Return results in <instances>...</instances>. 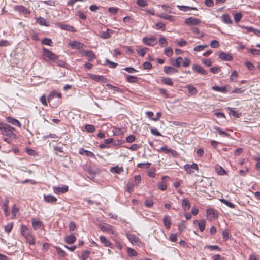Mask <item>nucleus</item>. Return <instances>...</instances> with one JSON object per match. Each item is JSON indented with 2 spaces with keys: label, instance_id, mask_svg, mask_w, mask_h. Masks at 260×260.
Segmentation results:
<instances>
[{
  "label": "nucleus",
  "instance_id": "obj_2",
  "mask_svg": "<svg viewBox=\"0 0 260 260\" xmlns=\"http://www.w3.org/2000/svg\"><path fill=\"white\" fill-rule=\"evenodd\" d=\"M201 23V20L193 18L192 17H190L185 19L184 21V23L187 25L191 26V25H198L200 24Z\"/></svg>",
  "mask_w": 260,
  "mask_h": 260
},
{
  "label": "nucleus",
  "instance_id": "obj_48",
  "mask_svg": "<svg viewBox=\"0 0 260 260\" xmlns=\"http://www.w3.org/2000/svg\"><path fill=\"white\" fill-rule=\"evenodd\" d=\"M156 28L165 31L166 30V25L161 22H158L156 24Z\"/></svg>",
  "mask_w": 260,
  "mask_h": 260
},
{
  "label": "nucleus",
  "instance_id": "obj_30",
  "mask_svg": "<svg viewBox=\"0 0 260 260\" xmlns=\"http://www.w3.org/2000/svg\"><path fill=\"white\" fill-rule=\"evenodd\" d=\"M17 10L20 13H22L25 15H27L30 13V11L23 6H18L17 7Z\"/></svg>",
  "mask_w": 260,
  "mask_h": 260
},
{
  "label": "nucleus",
  "instance_id": "obj_8",
  "mask_svg": "<svg viewBox=\"0 0 260 260\" xmlns=\"http://www.w3.org/2000/svg\"><path fill=\"white\" fill-rule=\"evenodd\" d=\"M57 26L58 27H59L60 29H61L62 30H68V31H70L71 32H76V29L73 26L69 25L59 23L57 24Z\"/></svg>",
  "mask_w": 260,
  "mask_h": 260
},
{
  "label": "nucleus",
  "instance_id": "obj_27",
  "mask_svg": "<svg viewBox=\"0 0 260 260\" xmlns=\"http://www.w3.org/2000/svg\"><path fill=\"white\" fill-rule=\"evenodd\" d=\"M79 154L81 155L85 154L86 156H90L91 157H93L94 156V154L93 153L88 150H85L83 148L80 149Z\"/></svg>",
  "mask_w": 260,
  "mask_h": 260
},
{
  "label": "nucleus",
  "instance_id": "obj_28",
  "mask_svg": "<svg viewBox=\"0 0 260 260\" xmlns=\"http://www.w3.org/2000/svg\"><path fill=\"white\" fill-rule=\"evenodd\" d=\"M177 7L181 11H183L184 12L189 11V10H197V9L196 7H189L185 6H180L178 5Z\"/></svg>",
  "mask_w": 260,
  "mask_h": 260
},
{
  "label": "nucleus",
  "instance_id": "obj_7",
  "mask_svg": "<svg viewBox=\"0 0 260 260\" xmlns=\"http://www.w3.org/2000/svg\"><path fill=\"white\" fill-rule=\"evenodd\" d=\"M43 198L44 201L47 203L54 204L57 201V199L55 197L50 194H44Z\"/></svg>",
  "mask_w": 260,
  "mask_h": 260
},
{
  "label": "nucleus",
  "instance_id": "obj_32",
  "mask_svg": "<svg viewBox=\"0 0 260 260\" xmlns=\"http://www.w3.org/2000/svg\"><path fill=\"white\" fill-rule=\"evenodd\" d=\"M32 225L35 230H38L41 227L42 225V222L41 221L37 220L35 218H32Z\"/></svg>",
  "mask_w": 260,
  "mask_h": 260
},
{
  "label": "nucleus",
  "instance_id": "obj_58",
  "mask_svg": "<svg viewBox=\"0 0 260 260\" xmlns=\"http://www.w3.org/2000/svg\"><path fill=\"white\" fill-rule=\"evenodd\" d=\"M245 28L246 29L247 32H254L255 34H260V30L255 29L252 27H245Z\"/></svg>",
  "mask_w": 260,
  "mask_h": 260
},
{
  "label": "nucleus",
  "instance_id": "obj_41",
  "mask_svg": "<svg viewBox=\"0 0 260 260\" xmlns=\"http://www.w3.org/2000/svg\"><path fill=\"white\" fill-rule=\"evenodd\" d=\"M220 201L221 203H223L224 204L226 205L227 206L231 208H235V205L232 203V202H229V201L224 199H220Z\"/></svg>",
  "mask_w": 260,
  "mask_h": 260
},
{
  "label": "nucleus",
  "instance_id": "obj_46",
  "mask_svg": "<svg viewBox=\"0 0 260 260\" xmlns=\"http://www.w3.org/2000/svg\"><path fill=\"white\" fill-rule=\"evenodd\" d=\"M85 129L88 132L92 133L95 131V128L93 125L86 124L85 125Z\"/></svg>",
  "mask_w": 260,
  "mask_h": 260
},
{
  "label": "nucleus",
  "instance_id": "obj_31",
  "mask_svg": "<svg viewBox=\"0 0 260 260\" xmlns=\"http://www.w3.org/2000/svg\"><path fill=\"white\" fill-rule=\"evenodd\" d=\"M113 140L114 139L113 138H108L105 139L104 141V143L100 145V147L102 149L108 147L107 145L113 142Z\"/></svg>",
  "mask_w": 260,
  "mask_h": 260
},
{
  "label": "nucleus",
  "instance_id": "obj_5",
  "mask_svg": "<svg viewBox=\"0 0 260 260\" xmlns=\"http://www.w3.org/2000/svg\"><path fill=\"white\" fill-rule=\"evenodd\" d=\"M43 56L48 57L50 60L55 61L57 59V56L54 53L49 50L48 49H43Z\"/></svg>",
  "mask_w": 260,
  "mask_h": 260
},
{
  "label": "nucleus",
  "instance_id": "obj_60",
  "mask_svg": "<svg viewBox=\"0 0 260 260\" xmlns=\"http://www.w3.org/2000/svg\"><path fill=\"white\" fill-rule=\"evenodd\" d=\"M52 41L49 38H45L42 41V43L44 45H47L49 46H51L52 44Z\"/></svg>",
  "mask_w": 260,
  "mask_h": 260
},
{
  "label": "nucleus",
  "instance_id": "obj_51",
  "mask_svg": "<svg viewBox=\"0 0 260 260\" xmlns=\"http://www.w3.org/2000/svg\"><path fill=\"white\" fill-rule=\"evenodd\" d=\"M127 252L128 255V256L132 257V256H135L137 255V252L133 249L131 248H128L127 249Z\"/></svg>",
  "mask_w": 260,
  "mask_h": 260
},
{
  "label": "nucleus",
  "instance_id": "obj_39",
  "mask_svg": "<svg viewBox=\"0 0 260 260\" xmlns=\"http://www.w3.org/2000/svg\"><path fill=\"white\" fill-rule=\"evenodd\" d=\"M183 60L181 57L179 56L176 58V59L174 61V63H172V65L173 67L176 68H179L181 66V62Z\"/></svg>",
  "mask_w": 260,
  "mask_h": 260
},
{
  "label": "nucleus",
  "instance_id": "obj_21",
  "mask_svg": "<svg viewBox=\"0 0 260 260\" xmlns=\"http://www.w3.org/2000/svg\"><path fill=\"white\" fill-rule=\"evenodd\" d=\"M100 240L102 243L104 244L105 246L112 247V244L104 236H101L100 237Z\"/></svg>",
  "mask_w": 260,
  "mask_h": 260
},
{
  "label": "nucleus",
  "instance_id": "obj_37",
  "mask_svg": "<svg viewBox=\"0 0 260 260\" xmlns=\"http://www.w3.org/2000/svg\"><path fill=\"white\" fill-rule=\"evenodd\" d=\"M161 82L163 84L167 85H169V86L173 85V82L172 79L170 78L164 77L161 79Z\"/></svg>",
  "mask_w": 260,
  "mask_h": 260
},
{
  "label": "nucleus",
  "instance_id": "obj_18",
  "mask_svg": "<svg viewBox=\"0 0 260 260\" xmlns=\"http://www.w3.org/2000/svg\"><path fill=\"white\" fill-rule=\"evenodd\" d=\"M91 78L97 82H105L107 79L102 75H91Z\"/></svg>",
  "mask_w": 260,
  "mask_h": 260
},
{
  "label": "nucleus",
  "instance_id": "obj_47",
  "mask_svg": "<svg viewBox=\"0 0 260 260\" xmlns=\"http://www.w3.org/2000/svg\"><path fill=\"white\" fill-rule=\"evenodd\" d=\"M214 128L216 130L219 135H222V136H224L225 137H228L229 136H230V135L227 133L226 132L222 131L221 128L219 127H217V126H215L214 127Z\"/></svg>",
  "mask_w": 260,
  "mask_h": 260
},
{
  "label": "nucleus",
  "instance_id": "obj_61",
  "mask_svg": "<svg viewBox=\"0 0 260 260\" xmlns=\"http://www.w3.org/2000/svg\"><path fill=\"white\" fill-rule=\"evenodd\" d=\"M216 171L217 173L220 175H223L226 173L225 170L221 167H219L218 168H216Z\"/></svg>",
  "mask_w": 260,
  "mask_h": 260
},
{
  "label": "nucleus",
  "instance_id": "obj_25",
  "mask_svg": "<svg viewBox=\"0 0 260 260\" xmlns=\"http://www.w3.org/2000/svg\"><path fill=\"white\" fill-rule=\"evenodd\" d=\"M76 238L73 234L66 236L65 238L66 242L70 244L74 243L76 241Z\"/></svg>",
  "mask_w": 260,
  "mask_h": 260
},
{
  "label": "nucleus",
  "instance_id": "obj_16",
  "mask_svg": "<svg viewBox=\"0 0 260 260\" xmlns=\"http://www.w3.org/2000/svg\"><path fill=\"white\" fill-rule=\"evenodd\" d=\"M69 45L71 46L72 48L75 49H81L84 46V44L81 42L73 41L69 43Z\"/></svg>",
  "mask_w": 260,
  "mask_h": 260
},
{
  "label": "nucleus",
  "instance_id": "obj_33",
  "mask_svg": "<svg viewBox=\"0 0 260 260\" xmlns=\"http://www.w3.org/2000/svg\"><path fill=\"white\" fill-rule=\"evenodd\" d=\"M227 109L229 110V114L230 115H233L234 117L236 118H239L241 116V114L240 113H238L232 108L228 107Z\"/></svg>",
  "mask_w": 260,
  "mask_h": 260
},
{
  "label": "nucleus",
  "instance_id": "obj_6",
  "mask_svg": "<svg viewBox=\"0 0 260 260\" xmlns=\"http://www.w3.org/2000/svg\"><path fill=\"white\" fill-rule=\"evenodd\" d=\"M53 192L57 194H62L68 191V186L63 185L62 187H54L53 188Z\"/></svg>",
  "mask_w": 260,
  "mask_h": 260
},
{
  "label": "nucleus",
  "instance_id": "obj_42",
  "mask_svg": "<svg viewBox=\"0 0 260 260\" xmlns=\"http://www.w3.org/2000/svg\"><path fill=\"white\" fill-rule=\"evenodd\" d=\"M126 81L129 83H136L138 81V78L132 75H127Z\"/></svg>",
  "mask_w": 260,
  "mask_h": 260
},
{
  "label": "nucleus",
  "instance_id": "obj_15",
  "mask_svg": "<svg viewBox=\"0 0 260 260\" xmlns=\"http://www.w3.org/2000/svg\"><path fill=\"white\" fill-rule=\"evenodd\" d=\"M193 69L195 70L196 72L202 74V75H207V72L203 68V67L198 65L194 64L193 66Z\"/></svg>",
  "mask_w": 260,
  "mask_h": 260
},
{
  "label": "nucleus",
  "instance_id": "obj_20",
  "mask_svg": "<svg viewBox=\"0 0 260 260\" xmlns=\"http://www.w3.org/2000/svg\"><path fill=\"white\" fill-rule=\"evenodd\" d=\"M207 218L210 220L215 218V214L214 210L212 209H208L206 211Z\"/></svg>",
  "mask_w": 260,
  "mask_h": 260
},
{
  "label": "nucleus",
  "instance_id": "obj_24",
  "mask_svg": "<svg viewBox=\"0 0 260 260\" xmlns=\"http://www.w3.org/2000/svg\"><path fill=\"white\" fill-rule=\"evenodd\" d=\"M182 206L185 210H188L190 208V203L188 199L184 198L182 200Z\"/></svg>",
  "mask_w": 260,
  "mask_h": 260
},
{
  "label": "nucleus",
  "instance_id": "obj_57",
  "mask_svg": "<svg viewBox=\"0 0 260 260\" xmlns=\"http://www.w3.org/2000/svg\"><path fill=\"white\" fill-rule=\"evenodd\" d=\"M136 3L138 5L141 7H145L147 6V0H137Z\"/></svg>",
  "mask_w": 260,
  "mask_h": 260
},
{
  "label": "nucleus",
  "instance_id": "obj_40",
  "mask_svg": "<svg viewBox=\"0 0 260 260\" xmlns=\"http://www.w3.org/2000/svg\"><path fill=\"white\" fill-rule=\"evenodd\" d=\"M198 222V224L199 228L200 229V230L201 232H203L205 230V225H206L205 221V220H201L200 221H198L197 220H195L194 222Z\"/></svg>",
  "mask_w": 260,
  "mask_h": 260
},
{
  "label": "nucleus",
  "instance_id": "obj_10",
  "mask_svg": "<svg viewBox=\"0 0 260 260\" xmlns=\"http://www.w3.org/2000/svg\"><path fill=\"white\" fill-rule=\"evenodd\" d=\"M219 58L224 61H231L232 60V56L228 53L221 52L219 54Z\"/></svg>",
  "mask_w": 260,
  "mask_h": 260
},
{
  "label": "nucleus",
  "instance_id": "obj_12",
  "mask_svg": "<svg viewBox=\"0 0 260 260\" xmlns=\"http://www.w3.org/2000/svg\"><path fill=\"white\" fill-rule=\"evenodd\" d=\"M7 121L14 125L17 126L19 127H21V123L16 119L12 118L11 117H8L7 118Z\"/></svg>",
  "mask_w": 260,
  "mask_h": 260
},
{
  "label": "nucleus",
  "instance_id": "obj_22",
  "mask_svg": "<svg viewBox=\"0 0 260 260\" xmlns=\"http://www.w3.org/2000/svg\"><path fill=\"white\" fill-rule=\"evenodd\" d=\"M9 200L8 199H6L4 201L3 208L4 209L5 214L6 216H8L10 213L9 211Z\"/></svg>",
  "mask_w": 260,
  "mask_h": 260
},
{
  "label": "nucleus",
  "instance_id": "obj_4",
  "mask_svg": "<svg viewBox=\"0 0 260 260\" xmlns=\"http://www.w3.org/2000/svg\"><path fill=\"white\" fill-rule=\"evenodd\" d=\"M143 42L149 46H154L157 44L156 38L155 37L151 38L144 37L143 38Z\"/></svg>",
  "mask_w": 260,
  "mask_h": 260
},
{
  "label": "nucleus",
  "instance_id": "obj_45",
  "mask_svg": "<svg viewBox=\"0 0 260 260\" xmlns=\"http://www.w3.org/2000/svg\"><path fill=\"white\" fill-rule=\"evenodd\" d=\"M159 43L162 47H165L168 45V42L164 37H160L159 39Z\"/></svg>",
  "mask_w": 260,
  "mask_h": 260
},
{
  "label": "nucleus",
  "instance_id": "obj_11",
  "mask_svg": "<svg viewBox=\"0 0 260 260\" xmlns=\"http://www.w3.org/2000/svg\"><path fill=\"white\" fill-rule=\"evenodd\" d=\"M168 176H164L162 177V181L158 183V188L161 190L164 191L167 189V186L166 180L168 178Z\"/></svg>",
  "mask_w": 260,
  "mask_h": 260
},
{
  "label": "nucleus",
  "instance_id": "obj_44",
  "mask_svg": "<svg viewBox=\"0 0 260 260\" xmlns=\"http://www.w3.org/2000/svg\"><path fill=\"white\" fill-rule=\"evenodd\" d=\"M208 47V45H198L194 47L193 50L196 52H199L201 50H203L206 48H207Z\"/></svg>",
  "mask_w": 260,
  "mask_h": 260
},
{
  "label": "nucleus",
  "instance_id": "obj_14",
  "mask_svg": "<svg viewBox=\"0 0 260 260\" xmlns=\"http://www.w3.org/2000/svg\"><path fill=\"white\" fill-rule=\"evenodd\" d=\"M37 22L42 26H49L50 25L49 22L43 17H38L36 18Z\"/></svg>",
  "mask_w": 260,
  "mask_h": 260
},
{
  "label": "nucleus",
  "instance_id": "obj_49",
  "mask_svg": "<svg viewBox=\"0 0 260 260\" xmlns=\"http://www.w3.org/2000/svg\"><path fill=\"white\" fill-rule=\"evenodd\" d=\"M86 57H87L88 60L89 61H91L93 59L96 58L95 54L91 50H90V51H89V53H88Z\"/></svg>",
  "mask_w": 260,
  "mask_h": 260
},
{
  "label": "nucleus",
  "instance_id": "obj_35",
  "mask_svg": "<svg viewBox=\"0 0 260 260\" xmlns=\"http://www.w3.org/2000/svg\"><path fill=\"white\" fill-rule=\"evenodd\" d=\"M222 21L226 24H232V21L230 16L227 14H224L222 15Z\"/></svg>",
  "mask_w": 260,
  "mask_h": 260
},
{
  "label": "nucleus",
  "instance_id": "obj_36",
  "mask_svg": "<svg viewBox=\"0 0 260 260\" xmlns=\"http://www.w3.org/2000/svg\"><path fill=\"white\" fill-rule=\"evenodd\" d=\"M187 88L188 89L189 94L191 95H194L198 93L197 89L191 85H187Z\"/></svg>",
  "mask_w": 260,
  "mask_h": 260
},
{
  "label": "nucleus",
  "instance_id": "obj_54",
  "mask_svg": "<svg viewBox=\"0 0 260 260\" xmlns=\"http://www.w3.org/2000/svg\"><path fill=\"white\" fill-rule=\"evenodd\" d=\"M238 76V72L236 71H234L232 72L231 76H230V80L233 82L236 81V78Z\"/></svg>",
  "mask_w": 260,
  "mask_h": 260
},
{
  "label": "nucleus",
  "instance_id": "obj_19",
  "mask_svg": "<svg viewBox=\"0 0 260 260\" xmlns=\"http://www.w3.org/2000/svg\"><path fill=\"white\" fill-rule=\"evenodd\" d=\"M163 223L167 229H170L171 224L170 216H165L163 219Z\"/></svg>",
  "mask_w": 260,
  "mask_h": 260
},
{
  "label": "nucleus",
  "instance_id": "obj_52",
  "mask_svg": "<svg viewBox=\"0 0 260 260\" xmlns=\"http://www.w3.org/2000/svg\"><path fill=\"white\" fill-rule=\"evenodd\" d=\"M105 62L109 66V67L111 68H115L116 66L118 65L117 63L111 61L108 59H105Z\"/></svg>",
  "mask_w": 260,
  "mask_h": 260
},
{
  "label": "nucleus",
  "instance_id": "obj_55",
  "mask_svg": "<svg viewBox=\"0 0 260 260\" xmlns=\"http://www.w3.org/2000/svg\"><path fill=\"white\" fill-rule=\"evenodd\" d=\"M151 165V163L150 162H142V163H139L138 164V167L140 168H148L150 167V166Z\"/></svg>",
  "mask_w": 260,
  "mask_h": 260
},
{
  "label": "nucleus",
  "instance_id": "obj_34",
  "mask_svg": "<svg viewBox=\"0 0 260 260\" xmlns=\"http://www.w3.org/2000/svg\"><path fill=\"white\" fill-rule=\"evenodd\" d=\"M212 89L214 91L222 92V93H226L227 92V90L225 87H219L217 86H214L212 87Z\"/></svg>",
  "mask_w": 260,
  "mask_h": 260
},
{
  "label": "nucleus",
  "instance_id": "obj_62",
  "mask_svg": "<svg viewBox=\"0 0 260 260\" xmlns=\"http://www.w3.org/2000/svg\"><path fill=\"white\" fill-rule=\"evenodd\" d=\"M210 45L212 48H216L219 46V43L217 40H213L211 42Z\"/></svg>",
  "mask_w": 260,
  "mask_h": 260
},
{
  "label": "nucleus",
  "instance_id": "obj_29",
  "mask_svg": "<svg viewBox=\"0 0 260 260\" xmlns=\"http://www.w3.org/2000/svg\"><path fill=\"white\" fill-rule=\"evenodd\" d=\"M122 167L115 166L113 167L110 169V171L113 173L120 174L123 171Z\"/></svg>",
  "mask_w": 260,
  "mask_h": 260
},
{
  "label": "nucleus",
  "instance_id": "obj_9",
  "mask_svg": "<svg viewBox=\"0 0 260 260\" xmlns=\"http://www.w3.org/2000/svg\"><path fill=\"white\" fill-rule=\"evenodd\" d=\"M100 229L103 232H107L110 234H114V230L112 226L110 225H100Z\"/></svg>",
  "mask_w": 260,
  "mask_h": 260
},
{
  "label": "nucleus",
  "instance_id": "obj_23",
  "mask_svg": "<svg viewBox=\"0 0 260 260\" xmlns=\"http://www.w3.org/2000/svg\"><path fill=\"white\" fill-rule=\"evenodd\" d=\"M164 71L167 74H173L177 72V70L170 66H165Z\"/></svg>",
  "mask_w": 260,
  "mask_h": 260
},
{
  "label": "nucleus",
  "instance_id": "obj_53",
  "mask_svg": "<svg viewBox=\"0 0 260 260\" xmlns=\"http://www.w3.org/2000/svg\"><path fill=\"white\" fill-rule=\"evenodd\" d=\"M164 53L166 56L170 57L173 54V51L172 48L168 47L165 49Z\"/></svg>",
  "mask_w": 260,
  "mask_h": 260
},
{
  "label": "nucleus",
  "instance_id": "obj_64",
  "mask_svg": "<svg viewBox=\"0 0 260 260\" xmlns=\"http://www.w3.org/2000/svg\"><path fill=\"white\" fill-rule=\"evenodd\" d=\"M89 256V252L88 251H84L82 253V260H86Z\"/></svg>",
  "mask_w": 260,
  "mask_h": 260
},
{
  "label": "nucleus",
  "instance_id": "obj_50",
  "mask_svg": "<svg viewBox=\"0 0 260 260\" xmlns=\"http://www.w3.org/2000/svg\"><path fill=\"white\" fill-rule=\"evenodd\" d=\"M242 17V15L241 13H236L234 14V20L237 23L241 20Z\"/></svg>",
  "mask_w": 260,
  "mask_h": 260
},
{
  "label": "nucleus",
  "instance_id": "obj_56",
  "mask_svg": "<svg viewBox=\"0 0 260 260\" xmlns=\"http://www.w3.org/2000/svg\"><path fill=\"white\" fill-rule=\"evenodd\" d=\"M19 212V208L16 207V206L15 204H14L13 205V209L12 211V215L13 218H16V217L17 216V214Z\"/></svg>",
  "mask_w": 260,
  "mask_h": 260
},
{
  "label": "nucleus",
  "instance_id": "obj_26",
  "mask_svg": "<svg viewBox=\"0 0 260 260\" xmlns=\"http://www.w3.org/2000/svg\"><path fill=\"white\" fill-rule=\"evenodd\" d=\"M160 18L169 20L171 22L174 21V17L172 15H169L165 13H162L158 16Z\"/></svg>",
  "mask_w": 260,
  "mask_h": 260
},
{
  "label": "nucleus",
  "instance_id": "obj_43",
  "mask_svg": "<svg viewBox=\"0 0 260 260\" xmlns=\"http://www.w3.org/2000/svg\"><path fill=\"white\" fill-rule=\"evenodd\" d=\"M56 251L59 257H63L66 256V253L61 248L59 247H56Z\"/></svg>",
  "mask_w": 260,
  "mask_h": 260
},
{
  "label": "nucleus",
  "instance_id": "obj_1",
  "mask_svg": "<svg viewBox=\"0 0 260 260\" xmlns=\"http://www.w3.org/2000/svg\"><path fill=\"white\" fill-rule=\"evenodd\" d=\"M0 130L3 135L13 138H16L17 135L14 133L15 129L9 124H5L0 126Z\"/></svg>",
  "mask_w": 260,
  "mask_h": 260
},
{
  "label": "nucleus",
  "instance_id": "obj_13",
  "mask_svg": "<svg viewBox=\"0 0 260 260\" xmlns=\"http://www.w3.org/2000/svg\"><path fill=\"white\" fill-rule=\"evenodd\" d=\"M127 237L133 244H137L140 241L139 238L134 234H127Z\"/></svg>",
  "mask_w": 260,
  "mask_h": 260
},
{
  "label": "nucleus",
  "instance_id": "obj_38",
  "mask_svg": "<svg viewBox=\"0 0 260 260\" xmlns=\"http://www.w3.org/2000/svg\"><path fill=\"white\" fill-rule=\"evenodd\" d=\"M149 50V48H147V47H144L143 48H140V49H137V52L138 53V54L142 56V57H144L146 54V52Z\"/></svg>",
  "mask_w": 260,
  "mask_h": 260
},
{
  "label": "nucleus",
  "instance_id": "obj_17",
  "mask_svg": "<svg viewBox=\"0 0 260 260\" xmlns=\"http://www.w3.org/2000/svg\"><path fill=\"white\" fill-rule=\"evenodd\" d=\"M113 32L111 29H107L105 31H102L100 36L103 39H108L111 37V34Z\"/></svg>",
  "mask_w": 260,
  "mask_h": 260
},
{
  "label": "nucleus",
  "instance_id": "obj_63",
  "mask_svg": "<svg viewBox=\"0 0 260 260\" xmlns=\"http://www.w3.org/2000/svg\"><path fill=\"white\" fill-rule=\"evenodd\" d=\"M136 137L133 135H131L126 137V141L128 143H133L135 141Z\"/></svg>",
  "mask_w": 260,
  "mask_h": 260
},
{
  "label": "nucleus",
  "instance_id": "obj_59",
  "mask_svg": "<svg viewBox=\"0 0 260 260\" xmlns=\"http://www.w3.org/2000/svg\"><path fill=\"white\" fill-rule=\"evenodd\" d=\"M145 205L148 208H151L154 204V202L152 200L147 199L145 201Z\"/></svg>",
  "mask_w": 260,
  "mask_h": 260
},
{
  "label": "nucleus",
  "instance_id": "obj_3",
  "mask_svg": "<svg viewBox=\"0 0 260 260\" xmlns=\"http://www.w3.org/2000/svg\"><path fill=\"white\" fill-rule=\"evenodd\" d=\"M158 151L164 152L167 154H170L173 157H176L177 155V153L175 150L168 148L166 146L161 147Z\"/></svg>",
  "mask_w": 260,
  "mask_h": 260
}]
</instances>
